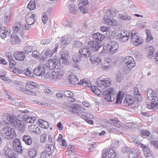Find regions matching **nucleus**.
Returning <instances> with one entry per match:
<instances>
[{
    "label": "nucleus",
    "mask_w": 158,
    "mask_h": 158,
    "mask_svg": "<svg viewBox=\"0 0 158 158\" xmlns=\"http://www.w3.org/2000/svg\"><path fill=\"white\" fill-rule=\"evenodd\" d=\"M93 37L94 40L89 41L88 43L89 48L92 51H98L99 49L102 46L101 43L105 38V36L101 33L97 32L93 34Z\"/></svg>",
    "instance_id": "1"
},
{
    "label": "nucleus",
    "mask_w": 158,
    "mask_h": 158,
    "mask_svg": "<svg viewBox=\"0 0 158 158\" xmlns=\"http://www.w3.org/2000/svg\"><path fill=\"white\" fill-rule=\"evenodd\" d=\"M117 12V10L114 8L109 10L107 12L103 19L105 23L110 26H114L117 25V22L113 19L112 18L115 16Z\"/></svg>",
    "instance_id": "2"
},
{
    "label": "nucleus",
    "mask_w": 158,
    "mask_h": 158,
    "mask_svg": "<svg viewBox=\"0 0 158 158\" xmlns=\"http://www.w3.org/2000/svg\"><path fill=\"white\" fill-rule=\"evenodd\" d=\"M1 135L5 139H9L16 137L15 130L10 127L3 128L1 131Z\"/></svg>",
    "instance_id": "3"
},
{
    "label": "nucleus",
    "mask_w": 158,
    "mask_h": 158,
    "mask_svg": "<svg viewBox=\"0 0 158 158\" xmlns=\"http://www.w3.org/2000/svg\"><path fill=\"white\" fill-rule=\"evenodd\" d=\"M114 93L113 88H109L107 90L104 91L103 94L104 95L105 99L107 102H112L115 100V95Z\"/></svg>",
    "instance_id": "4"
},
{
    "label": "nucleus",
    "mask_w": 158,
    "mask_h": 158,
    "mask_svg": "<svg viewBox=\"0 0 158 158\" xmlns=\"http://www.w3.org/2000/svg\"><path fill=\"white\" fill-rule=\"evenodd\" d=\"M130 38L133 41L134 45L137 46L141 44L143 42V40L141 38L138 36V33L135 32L134 31L132 30L130 33Z\"/></svg>",
    "instance_id": "5"
},
{
    "label": "nucleus",
    "mask_w": 158,
    "mask_h": 158,
    "mask_svg": "<svg viewBox=\"0 0 158 158\" xmlns=\"http://www.w3.org/2000/svg\"><path fill=\"white\" fill-rule=\"evenodd\" d=\"M107 50L111 54L114 53L117 51L118 46V44L115 41H110L107 45Z\"/></svg>",
    "instance_id": "6"
},
{
    "label": "nucleus",
    "mask_w": 158,
    "mask_h": 158,
    "mask_svg": "<svg viewBox=\"0 0 158 158\" xmlns=\"http://www.w3.org/2000/svg\"><path fill=\"white\" fill-rule=\"evenodd\" d=\"M130 36V33H127V31L122 30L118 34L117 38L120 42L123 43L128 40Z\"/></svg>",
    "instance_id": "7"
},
{
    "label": "nucleus",
    "mask_w": 158,
    "mask_h": 158,
    "mask_svg": "<svg viewBox=\"0 0 158 158\" xmlns=\"http://www.w3.org/2000/svg\"><path fill=\"white\" fill-rule=\"evenodd\" d=\"M59 61L58 60L50 59L45 65L47 69L53 70L58 67ZM57 69V67L56 68Z\"/></svg>",
    "instance_id": "8"
},
{
    "label": "nucleus",
    "mask_w": 158,
    "mask_h": 158,
    "mask_svg": "<svg viewBox=\"0 0 158 158\" xmlns=\"http://www.w3.org/2000/svg\"><path fill=\"white\" fill-rule=\"evenodd\" d=\"M139 145L142 148L143 154L146 158H153L152 152L148 146L142 143Z\"/></svg>",
    "instance_id": "9"
},
{
    "label": "nucleus",
    "mask_w": 158,
    "mask_h": 158,
    "mask_svg": "<svg viewBox=\"0 0 158 158\" xmlns=\"http://www.w3.org/2000/svg\"><path fill=\"white\" fill-rule=\"evenodd\" d=\"M45 66L44 64H40L38 67L35 68L33 70L34 74L38 76H41L45 73Z\"/></svg>",
    "instance_id": "10"
},
{
    "label": "nucleus",
    "mask_w": 158,
    "mask_h": 158,
    "mask_svg": "<svg viewBox=\"0 0 158 158\" xmlns=\"http://www.w3.org/2000/svg\"><path fill=\"white\" fill-rule=\"evenodd\" d=\"M97 83L98 87L103 88L110 87V82L108 80L105 79L103 80L101 77L97 79Z\"/></svg>",
    "instance_id": "11"
},
{
    "label": "nucleus",
    "mask_w": 158,
    "mask_h": 158,
    "mask_svg": "<svg viewBox=\"0 0 158 158\" xmlns=\"http://www.w3.org/2000/svg\"><path fill=\"white\" fill-rule=\"evenodd\" d=\"M147 95L148 99L151 101L158 102V97L156 94L152 90V89L148 88L147 90Z\"/></svg>",
    "instance_id": "12"
},
{
    "label": "nucleus",
    "mask_w": 158,
    "mask_h": 158,
    "mask_svg": "<svg viewBox=\"0 0 158 158\" xmlns=\"http://www.w3.org/2000/svg\"><path fill=\"white\" fill-rule=\"evenodd\" d=\"M124 61L126 66L129 69H132L135 66V61L131 56L126 57Z\"/></svg>",
    "instance_id": "13"
},
{
    "label": "nucleus",
    "mask_w": 158,
    "mask_h": 158,
    "mask_svg": "<svg viewBox=\"0 0 158 158\" xmlns=\"http://www.w3.org/2000/svg\"><path fill=\"white\" fill-rule=\"evenodd\" d=\"M13 148L14 150L20 154L22 153V147L19 139L16 138L14 140L13 143Z\"/></svg>",
    "instance_id": "14"
},
{
    "label": "nucleus",
    "mask_w": 158,
    "mask_h": 158,
    "mask_svg": "<svg viewBox=\"0 0 158 158\" xmlns=\"http://www.w3.org/2000/svg\"><path fill=\"white\" fill-rule=\"evenodd\" d=\"M35 15L32 12L29 13L25 16L26 23L28 25H31L34 24L35 22Z\"/></svg>",
    "instance_id": "15"
},
{
    "label": "nucleus",
    "mask_w": 158,
    "mask_h": 158,
    "mask_svg": "<svg viewBox=\"0 0 158 158\" xmlns=\"http://www.w3.org/2000/svg\"><path fill=\"white\" fill-rule=\"evenodd\" d=\"M11 32L10 29L4 27H0V37L4 39L9 35Z\"/></svg>",
    "instance_id": "16"
},
{
    "label": "nucleus",
    "mask_w": 158,
    "mask_h": 158,
    "mask_svg": "<svg viewBox=\"0 0 158 158\" xmlns=\"http://www.w3.org/2000/svg\"><path fill=\"white\" fill-rule=\"evenodd\" d=\"M80 55L85 57H88L90 56L91 54L89 48L86 46L82 47L79 50Z\"/></svg>",
    "instance_id": "17"
},
{
    "label": "nucleus",
    "mask_w": 158,
    "mask_h": 158,
    "mask_svg": "<svg viewBox=\"0 0 158 158\" xmlns=\"http://www.w3.org/2000/svg\"><path fill=\"white\" fill-rule=\"evenodd\" d=\"M23 115V118L25 119L27 123H34L36 120L35 117H30L29 116L25 115V114L28 112V111L27 110H26L24 111H22Z\"/></svg>",
    "instance_id": "18"
},
{
    "label": "nucleus",
    "mask_w": 158,
    "mask_h": 158,
    "mask_svg": "<svg viewBox=\"0 0 158 158\" xmlns=\"http://www.w3.org/2000/svg\"><path fill=\"white\" fill-rule=\"evenodd\" d=\"M3 152L7 158H17V155L15 153L13 154L12 151L10 148H5Z\"/></svg>",
    "instance_id": "19"
},
{
    "label": "nucleus",
    "mask_w": 158,
    "mask_h": 158,
    "mask_svg": "<svg viewBox=\"0 0 158 158\" xmlns=\"http://www.w3.org/2000/svg\"><path fill=\"white\" fill-rule=\"evenodd\" d=\"M16 87L18 89L23 93L33 96L36 95L35 92L30 91L27 89H26L22 85H18Z\"/></svg>",
    "instance_id": "20"
},
{
    "label": "nucleus",
    "mask_w": 158,
    "mask_h": 158,
    "mask_svg": "<svg viewBox=\"0 0 158 158\" xmlns=\"http://www.w3.org/2000/svg\"><path fill=\"white\" fill-rule=\"evenodd\" d=\"M14 56L15 59L17 60H23L25 57V54L24 52L22 51H16L14 53Z\"/></svg>",
    "instance_id": "21"
},
{
    "label": "nucleus",
    "mask_w": 158,
    "mask_h": 158,
    "mask_svg": "<svg viewBox=\"0 0 158 158\" xmlns=\"http://www.w3.org/2000/svg\"><path fill=\"white\" fill-rule=\"evenodd\" d=\"M25 121L23 120L17 121V123L14 125V126L17 127L20 132H23L25 129Z\"/></svg>",
    "instance_id": "22"
},
{
    "label": "nucleus",
    "mask_w": 158,
    "mask_h": 158,
    "mask_svg": "<svg viewBox=\"0 0 158 158\" xmlns=\"http://www.w3.org/2000/svg\"><path fill=\"white\" fill-rule=\"evenodd\" d=\"M68 80H69V83L72 85H75L78 83V79L74 74H70L68 77Z\"/></svg>",
    "instance_id": "23"
},
{
    "label": "nucleus",
    "mask_w": 158,
    "mask_h": 158,
    "mask_svg": "<svg viewBox=\"0 0 158 158\" xmlns=\"http://www.w3.org/2000/svg\"><path fill=\"white\" fill-rule=\"evenodd\" d=\"M61 57L60 58L59 62L60 63V64L61 62L62 64H65L67 62V60L68 57V54L67 53H65L64 52H62L60 53Z\"/></svg>",
    "instance_id": "24"
},
{
    "label": "nucleus",
    "mask_w": 158,
    "mask_h": 158,
    "mask_svg": "<svg viewBox=\"0 0 158 158\" xmlns=\"http://www.w3.org/2000/svg\"><path fill=\"white\" fill-rule=\"evenodd\" d=\"M22 140L27 145H29L31 144L32 141L31 137L27 135H23Z\"/></svg>",
    "instance_id": "25"
},
{
    "label": "nucleus",
    "mask_w": 158,
    "mask_h": 158,
    "mask_svg": "<svg viewBox=\"0 0 158 158\" xmlns=\"http://www.w3.org/2000/svg\"><path fill=\"white\" fill-rule=\"evenodd\" d=\"M133 98L130 95H127L124 100V103L128 106L134 103V101Z\"/></svg>",
    "instance_id": "26"
},
{
    "label": "nucleus",
    "mask_w": 158,
    "mask_h": 158,
    "mask_svg": "<svg viewBox=\"0 0 158 158\" xmlns=\"http://www.w3.org/2000/svg\"><path fill=\"white\" fill-rule=\"evenodd\" d=\"M89 59L93 64H96L98 65L101 64V60L100 58L96 56H93L90 57Z\"/></svg>",
    "instance_id": "27"
},
{
    "label": "nucleus",
    "mask_w": 158,
    "mask_h": 158,
    "mask_svg": "<svg viewBox=\"0 0 158 158\" xmlns=\"http://www.w3.org/2000/svg\"><path fill=\"white\" fill-rule=\"evenodd\" d=\"M69 12L73 14H76L78 11L77 7L74 4H69Z\"/></svg>",
    "instance_id": "28"
},
{
    "label": "nucleus",
    "mask_w": 158,
    "mask_h": 158,
    "mask_svg": "<svg viewBox=\"0 0 158 158\" xmlns=\"http://www.w3.org/2000/svg\"><path fill=\"white\" fill-rule=\"evenodd\" d=\"M108 156L110 158H117L118 157L116 152L113 148H111L110 149L108 152Z\"/></svg>",
    "instance_id": "29"
},
{
    "label": "nucleus",
    "mask_w": 158,
    "mask_h": 158,
    "mask_svg": "<svg viewBox=\"0 0 158 158\" xmlns=\"http://www.w3.org/2000/svg\"><path fill=\"white\" fill-rule=\"evenodd\" d=\"M11 15V12L10 11H6L5 14L4 22L5 23H9L10 20Z\"/></svg>",
    "instance_id": "30"
},
{
    "label": "nucleus",
    "mask_w": 158,
    "mask_h": 158,
    "mask_svg": "<svg viewBox=\"0 0 158 158\" xmlns=\"http://www.w3.org/2000/svg\"><path fill=\"white\" fill-rule=\"evenodd\" d=\"M54 144L52 143L49 144L46 149L47 152H46V156L47 155L48 156H50L51 155L52 152L54 150Z\"/></svg>",
    "instance_id": "31"
},
{
    "label": "nucleus",
    "mask_w": 158,
    "mask_h": 158,
    "mask_svg": "<svg viewBox=\"0 0 158 158\" xmlns=\"http://www.w3.org/2000/svg\"><path fill=\"white\" fill-rule=\"evenodd\" d=\"M71 40V38L69 36L65 35L62 37L61 40V43L62 44L65 45L69 43Z\"/></svg>",
    "instance_id": "32"
},
{
    "label": "nucleus",
    "mask_w": 158,
    "mask_h": 158,
    "mask_svg": "<svg viewBox=\"0 0 158 158\" xmlns=\"http://www.w3.org/2000/svg\"><path fill=\"white\" fill-rule=\"evenodd\" d=\"M11 41L13 43L15 42L16 44H19L20 41L21 40L18 36H17L15 34H12L11 35Z\"/></svg>",
    "instance_id": "33"
},
{
    "label": "nucleus",
    "mask_w": 158,
    "mask_h": 158,
    "mask_svg": "<svg viewBox=\"0 0 158 158\" xmlns=\"http://www.w3.org/2000/svg\"><path fill=\"white\" fill-rule=\"evenodd\" d=\"M21 28H22V25L19 22H16L14 26L13 29L15 33L19 31Z\"/></svg>",
    "instance_id": "34"
},
{
    "label": "nucleus",
    "mask_w": 158,
    "mask_h": 158,
    "mask_svg": "<svg viewBox=\"0 0 158 158\" xmlns=\"http://www.w3.org/2000/svg\"><path fill=\"white\" fill-rule=\"evenodd\" d=\"M155 107L158 108V102H150L147 104V108L150 109H153Z\"/></svg>",
    "instance_id": "35"
},
{
    "label": "nucleus",
    "mask_w": 158,
    "mask_h": 158,
    "mask_svg": "<svg viewBox=\"0 0 158 158\" xmlns=\"http://www.w3.org/2000/svg\"><path fill=\"white\" fill-rule=\"evenodd\" d=\"M27 7L30 10H34L36 7L35 1V0H31L29 3Z\"/></svg>",
    "instance_id": "36"
},
{
    "label": "nucleus",
    "mask_w": 158,
    "mask_h": 158,
    "mask_svg": "<svg viewBox=\"0 0 158 158\" xmlns=\"http://www.w3.org/2000/svg\"><path fill=\"white\" fill-rule=\"evenodd\" d=\"M79 8L80 10L83 13H87L88 10L86 7V6L82 4V3H79Z\"/></svg>",
    "instance_id": "37"
},
{
    "label": "nucleus",
    "mask_w": 158,
    "mask_h": 158,
    "mask_svg": "<svg viewBox=\"0 0 158 158\" xmlns=\"http://www.w3.org/2000/svg\"><path fill=\"white\" fill-rule=\"evenodd\" d=\"M138 153L136 150L132 149L131 152L129 153L128 158H136L138 156Z\"/></svg>",
    "instance_id": "38"
},
{
    "label": "nucleus",
    "mask_w": 158,
    "mask_h": 158,
    "mask_svg": "<svg viewBox=\"0 0 158 158\" xmlns=\"http://www.w3.org/2000/svg\"><path fill=\"white\" fill-rule=\"evenodd\" d=\"M145 31L147 35L146 41L148 43L153 39V37L152 36L151 33L149 29H146Z\"/></svg>",
    "instance_id": "39"
},
{
    "label": "nucleus",
    "mask_w": 158,
    "mask_h": 158,
    "mask_svg": "<svg viewBox=\"0 0 158 158\" xmlns=\"http://www.w3.org/2000/svg\"><path fill=\"white\" fill-rule=\"evenodd\" d=\"M10 119V124H12L14 126L15 124L17 123V121H18L15 115L10 116V118H8Z\"/></svg>",
    "instance_id": "40"
},
{
    "label": "nucleus",
    "mask_w": 158,
    "mask_h": 158,
    "mask_svg": "<svg viewBox=\"0 0 158 158\" xmlns=\"http://www.w3.org/2000/svg\"><path fill=\"white\" fill-rule=\"evenodd\" d=\"M118 16L120 19L123 20H131V17L127 14L123 15L122 14H119Z\"/></svg>",
    "instance_id": "41"
},
{
    "label": "nucleus",
    "mask_w": 158,
    "mask_h": 158,
    "mask_svg": "<svg viewBox=\"0 0 158 158\" xmlns=\"http://www.w3.org/2000/svg\"><path fill=\"white\" fill-rule=\"evenodd\" d=\"M62 94H63V96L64 97H72L73 94L69 90H64L62 91Z\"/></svg>",
    "instance_id": "42"
},
{
    "label": "nucleus",
    "mask_w": 158,
    "mask_h": 158,
    "mask_svg": "<svg viewBox=\"0 0 158 158\" xmlns=\"http://www.w3.org/2000/svg\"><path fill=\"white\" fill-rule=\"evenodd\" d=\"M81 55L79 54H75L73 56L72 59L74 62H77L81 60Z\"/></svg>",
    "instance_id": "43"
},
{
    "label": "nucleus",
    "mask_w": 158,
    "mask_h": 158,
    "mask_svg": "<svg viewBox=\"0 0 158 158\" xmlns=\"http://www.w3.org/2000/svg\"><path fill=\"white\" fill-rule=\"evenodd\" d=\"M133 54L138 61H140L142 57L140 53L137 50H135L133 51Z\"/></svg>",
    "instance_id": "44"
},
{
    "label": "nucleus",
    "mask_w": 158,
    "mask_h": 158,
    "mask_svg": "<svg viewBox=\"0 0 158 158\" xmlns=\"http://www.w3.org/2000/svg\"><path fill=\"white\" fill-rule=\"evenodd\" d=\"M37 152L34 149H31L28 152L29 156L30 157L33 158L36 156Z\"/></svg>",
    "instance_id": "45"
},
{
    "label": "nucleus",
    "mask_w": 158,
    "mask_h": 158,
    "mask_svg": "<svg viewBox=\"0 0 158 158\" xmlns=\"http://www.w3.org/2000/svg\"><path fill=\"white\" fill-rule=\"evenodd\" d=\"M91 91H93L95 94L98 95H99L101 92L100 90L98 89L97 87L94 86V87H92L91 89Z\"/></svg>",
    "instance_id": "46"
},
{
    "label": "nucleus",
    "mask_w": 158,
    "mask_h": 158,
    "mask_svg": "<svg viewBox=\"0 0 158 158\" xmlns=\"http://www.w3.org/2000/svg\"><path fill=\"white\" fill-rule=\"evenodd\" d=\"M24 72L25 74L27 76L30 77H33V73H32L28 68H27L24 70Z\"/></svg>",
    "instance_id": "47"
},
{
    "label": "nucleus",
    "mask_w": 158,
    "mask_h": 158,
    "mask_svg": "<svg viewBox=\"0 0 158 158\" xmlns=\"http://www.w3.org/2000/svg\"><path fill=\"white\" fill-rule=\"evenodd\" d=\"M40 126L43 128L47 129L48 128L49 126L48 122H47L42 120V122H40Z\"/></svg>",
    "instance_id": "48"
},
{
    "label": "nucleus",
    "mask_w": 158,
    "mask_h": 158,
    "mask_svg": "<svg viewBox=\"0 0 158 158\" xmlns=\"http://www.w3.org/2000/svg\"><path fill=\"white\" fill-rule=\"evenodd\" d=\"M10 118V115H3L2 117V120L3 123L6 124H10L9 119L8 118Z\"/></svg>",
    "instance_id": "49"
},
{
    "label": "nucleus",
    "mask_w": 158,
    "mask_h": 158,
    "mask_svg": "<svg viewBox=\"0 0 158 158\" xmlns=\"http://www.w3.org/2000/svg\"><path fill=\"white\" fill-rule=\"evenodd\" d=\"M32 46H25L24 48V50L27 54L31 52L32 51Z\"/></svg>",
    "instance_id": "50"
},
{
    "label": "nucleus",
    "mask_w": 158,
    "mask_h": 158,
    "mask_svg": "<svg viewBox=\"0 0 158 158\" xmlns=\"http://www.w3.org/2000/svg\"><path fill=\"white\" fill-rule=\"evenodd\" d=\"M10 68H11L16 65V63L15 61L14 60L13 57L9 60Z\"/></svg>",
    "instance_id": "51"
},
{
    "label": "nucleus",
    "mask_w": 158,
    "mask_h": 158,
    "mask_svg": "<svg viewBox=\"0 0 158 158\" xmlns=\"http://www.w3.org/2000/svg\"><path fill=\"white\" fill-rule=\"evenodd\" d=\"M71 109L70 110H74V111H79L81 109H84L81 108L80 106L77 105H75L73 106H71Z\"/></svg>",
    "instance_id": "52"
},
{
    "label": "nucleus",
    "mask_w": 158,
    "mask_h": 158,
    "mask_svg": "<svg viewBox=\"0 0 158 158\" xmlns=\"http://www.w3.org/2000/svg\"><path fill=\"white\" fill-rule=\"evenodd\" d=\"M47 136L45 133H43L40 136V141L41 143H44L46 141Z\"/></svg>",
    "instance_id": "53"
},
{
    "label": "nucleus",
    "mask_w": 158,
    "mask_h": 158,
    "mask_svg": "<svg viewBox=\"0 0 158 158\" xmlns=\"http://www.w3.org/2000/svg\"><path fill=\"white\" fill-rule=\"evenodd\" d=\"M141 133L142 135L143 136H149L150 135V132L146 130H142Z\"/></svg>",
    "instance_id": "54"
},
{
    "label": "nucleus",
    "mask_w": 158,
    "mask_h": 158,
    "mask_svg": "<svg viewBox=\"0 0 158 158\" xmlns=\"http://www.w3.org/2000/svg\"><path fill=\"white\" fill-rule=\"evenodd\" d=\"M82 45V43L80 41H76L75 42L73 45V47L75 48H80L81 47Z\"/></svg>",
    "instance_id": "55"
},
{
    "label": "nucleus",
    "mask_w": 158,
    "mask_h": 158,
    "mask_svg": "<svg viewBox=\"0 0 158 158\" xmlns=\"http://www.w3.org/2000/svg\"><path fill=\"white\" fill-rule=\"evenodd\" d=\"M81 109H81L78 111H74V110H70V112L73 113H74V114L76 113L77 115L80 116L81 117L82 116V114H83V113L84 112L81 111Z\"/></svg>",
    "instance_id": "56"
},
{
    "label": "nucleus",
    "mask_w": 158,
    "mask_h": 158,
    "mask_svg": "<svg viewBox=\"0 0 158 158\" xmlns=\"http://www.w3.org/2000/svg\"><path fill=\"white\" fill-rule=\"evenodd\" d=\"M73 25V23L71 20H67L66 23L65 24V27H72Z\"/></svg>",
    "instance_id": "57"
},
{
    "label": "nucleus",
    "mask_w": 158,
    "mask_h": 158,
    "mask_svg": "<svg viewBox=\"0 0 158 158\" xmlns=\"http://www.w3.org/2000/svg\"><path fill=\"white\" fill-rule=\"evenodd\" d=\"M56 74L52 76V78L54 80H58L61 78V75H58L55 72Z\"/></svg>",
    "instance_id": "58"
},
{
    "label": "nucleus",
    "mask_w": 158,
    "mask_h": 158,
    "mask_svg": "<svg viewBox=\"0 0 158 158\" xmlns=\"http://www.w3.org/2000/svg\"><path fill=\"white\" fill-rule=\"evenodd\" d=\"M108 150L107 149H104L102 151V158H106Z\"/></svg>",
    "instance_id": "59"
},
{
    "label": "nucleus",
    "mask_w": 158,
    "mask_h": 158,
    "mask_svg": "<svg viewBox=\"0 0 158 158\" xmlns=\"http://www.w3.org/2000/svg\"><path fill=\"white\" fill-rule=\"evenodd\" d=\"M44 15H43L42 19V20L44 24L45 23L48 21V18L47 15H46L47 13H44Z\"/></svg>",
    "instance_id": "60"
},
{
    "label": "nucleus",
    "mask_w": 158,
    "mask_h": 158,
    "mask_svg": "<svg viewBox=\"0 0 158 158\" xmlns=\"http://www.w3.org/2000/svg\"><path fill=\"white\" fill-rule=\"evenodd\" d=\"M39 54V53L37 51H35L32 52V55L34 58L38 59L39 58V56L38 55Z\"/></svg>",
    "instance_id": "61"
},
{
    "label": "nucleus",
    "mask_w": 158,
    "mask_h": 158,
    "mask_svg": "<svg viewBox=\"0 0 158 158\" xmlns=\"http://www.w3.org/2000/svg\"><path fill=\"white\" fill-rule=\"evenodd\" d=\"M50 42V40L49 39H44L42 40L41 43L43 45H46L48 44Z\"/></svg>",
    "instance_id": "62"
},
{
    "label": "nucleus",
    "mask_w": 158,
    "mask_h": 158,
    "mask_svg": "<svg viewBox=\"0 0 158 158\" xmlns=\"http://www.w3.org/2000/svg\"><path fill=\"white\" fill-rule=\"evenodd\" d=\"M27 89H29L30 90V89H34L35 86L33 85L32 84L30 83L28 84L26 86Z\"/></svg>",
    "instance_id": "63"
},
{
    "label": "nucleus",
    "mask_w": 158,
    "mask_h": 158,
    "mask_svg": "<svg viewBox=\"0 0 158 158\" xmlns=\"http://www.w3.org/2000/svg\"><path fill=\"white\" fill-rule=\"evenodd\" d=\"M134 97L136 100L138 102H141L142 100V98L140 94L134 95Z\"/></svg>",
    "instance_id": "64"
}]
</instances>
